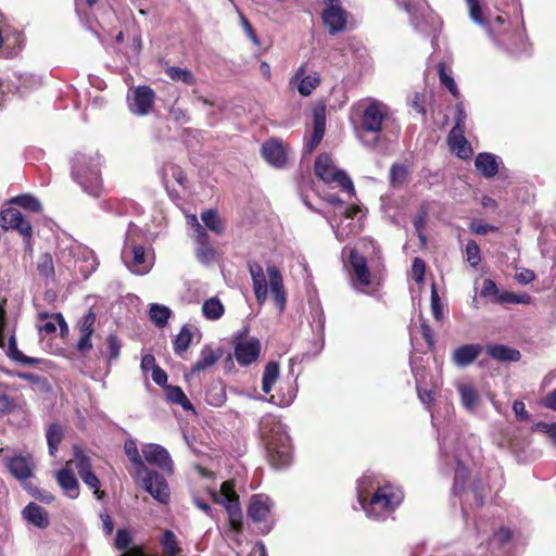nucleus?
<instances>
[{
  "mask_svg": "<svg viewBox=\"0 0 556 556\" xmlns=\"http://www.w3.org/2000/svg\"><path fill=\"white\" fill-rule=\"evenodd\" d=\"M131 542L130 534L124 530L119 529L117 530L116 538H115V547L119 551H124L128 548L129 544Z\"/></svg>",
  "mask_w": 556,
  "mask_h": 556,
  "instance_id": "680f3d73",
  "label": "nucleus"
},
{
  "mask_svg": "<svg viewBox=\"0 0 556 556\" xmlns=\"http://www.w3.org/2000/svg\"><path fill=\"white\" fill-rule=\"evenodd\" d=\"M166 74L174 81H181L188 86H192L195 84V78L193 74L186 68L170 66L166 70Z\"/></svg>",
  "mask_w": 556,
  "mask_h": 556,
  "instance_id": "c03bdc74",
  "label": "nucleus"
},
{
  "mask_svg": "<svg viewBox=\"0 0 556 556\" xmlns=\"http://www.w3.org/2000/svg\"><path fill=\"white\" fill-rule=\"evenodd\" d=\"M139 229L129 224L121 257L125 266L135 275H146L153 267V257H148L143 245L136 242V236Z\"/></svg>",
  "mask_w": 556,
  "mask_h": 556,
  "instance_id": "0eeeda50",
  "label": "nucleus"
},
{
  "mask_svg": "<svg viewBox=\"0 0 556 556\" xmlns=\"http://www.w3.org/2000/svg\"><path fill=\"white\" fill-rule=\"evenodd\" d=\"M59 269L78 270L85 278L89 277L98 266L94 253L88 247L71 243L62 248L58 255Z\"/></svg>",
  "mask_w": 556,
  "mask_h": 556,
  "instance_id": "423d86ee",
  "label": "nucleus"
},
{
  "mask_svg": "<svg viewBox=\"0 0 556 556\" xmlns=\"http://www.w3.org/2000/svg\"><path fill=\"white\" fill-rule=\"evenodd\" d=\"M7 334L8 330L5 311L2 306H0V348L13 362L21 363L23 365H36L39 363L38 358L26 356L17 349L14 332L9 333L8 338Z\"/></svg>",
  "mask_w": 556,
  "mask_h": 556,
  "instance_id": "f8f14e48",
  "label": "nucleus"
},
{
  "mask_svg": "<svg viewBox=\"0 0 556 556\" xmlns=\"http://www.w3.org/2000/svg\"><path fill=\"white\" fill-rule=\"evenodd\" d=\"M269 289L278 309L281 312L286 306V293L283 289L282 276L275 266L267 267Z\"/></svg>",
  "mask_w": 556,
  "mask_h": 556,
  "instance_id": "4be33fe9",
  "label": "nucleus"
},
{
  "mask_svg": "<svg viewBox=\"0 0 556 556\" xmlns=\"http://www.w3.org/2000/svg\"><path fill=\"white\" fill-rule=\"evenodd\" d=\"M214 502L222 504L228 511L231 528L235 531L241 530V510L239 506V497L230 481H225L220 485V490L210 491Z\"/></svg>",
  "mask_w": 556,
  "mask_h": 556,
  "instance_id": "1a4fd4ad",
  "label": "nucleus"
},
{
  "mask_svg": "<svg viewBox=\"0 0 556 556\" xmlns=\"http://www.w3.org/2000/svg\"><path fill=\"white\" fill-rule=\"evenodd\" d=\"M7 466L18 480L27 479L31 476L33 465L27 456L16 455L8 459Z\"/></svg>",
  "mask_w": 556,
  "mask_h": 556,
  "instance_id": "cd10ccee",
  "label": "nucleus"
},
{
  "mask_svg": "<svg viewBox=\"0 0 556 556\" xmlns=\"http://www.w3.org/2000/svg\"><path fill=\"white\" fill-rule=\"evenodd\" d=\"M315 174L326 184L336 182L342 190L351 194L355 192L351 178L344 170L336 167L328 154H321L316 159Z\"/></svg>",
  "mask_w": 556,
  "mask_h": 556,
  "instance_id": "6e6552de",
  "label": "nucleus"
},
{
  "mask_svg": "<svg viewBox=\"0 0 556 556\" xmlns=\"http://www.w3.org/2000/svg\"><path fill=\"white\" fill-rule=\"evenodd\" d=\"M40 324H38L37 328L40 334H52L56 331V325L60 326L61 332L66 333L68 331L65 319L63 318L61 313L56 314H48L41 313L39 314Z\"/></svg>",
  "mask_w": 556,
  "mask_h": 556,
  "instance_id": "a878e982",
  "label": "nucleus"
},
{
  "mask_svg": "<svg viewBox=\"0 0 556 556\" xmlns=\"http://www.w3.org/2000/svg\"><path fill=\"white\" fill-rule=\"evenodd\" d=\"M94 321L96 316L93 313H88L87 315H85L83 320L80 321L81 334L92 336Z\"/></svg>",
  "mask_w": 556,
  "mask_h": 556,
  "instance_id": "0e129e2a",
  "label": "nucleus"
},
{
  "mask_svg": "<svg viewBox=\"0 0 556 556\" xmlns=\"http://www.w3.org/2000/svg\"><path fill=\"white\" fill-rule=\"evenodd\" d=\"M56 481L70 498H77L79 495V484L74 473L63 468L56 472Z\"/></svg>",
  "mask_w": 556,
  "mask_h": 556,
  "instance_id": "c756f323",
  "label": "nucleus"
},
{
  "mask_svg": "<svg viewBox=\"0 0 556 556\" xmlns=\"http://www.w3.org/2000/svg\"><path fill=\"white\" fill-rule=\"evenodd\" d=\"M358 138L368 148H376L381 141L384 124L391 118L392 111L388 104L377 99H365L359 103Z\"/></svg>",
  "mask_w": 556,
  "mask_h": 556,
  "instance_id": "f03ea898",
  "label": "nucleus"
},
{
  "mask_svg": "<svg viewBox=\"0 0 556 556\" xmlns=\"http://www.w3.org/2000/svg\"><path fill=\"white\" fill-rule=\"evenodd\" d=\"M124 448L128 459L135 466L136 477L141 479L142 488L154 500L162 504H166L169 501L170 492L164 476L147 468L135 441H126Z\"/></svg>",
  "mask_w": 556,
  "mask_h": 556,
  "instance_id": "20e7f679",
  "label": "nucleus"
},
{
  "mask_svg": "<svg viewBox=\"0 0 556 556\" xmlns=\"http://www.w3.org/2000/svg\"><path fill=\"white\" fill-rule=\"evenodd\" d=\"M408 175V169L402 164H394L390 169V182L392 186L397 187L405 182Z\"/></svg>",
  "mask_w": 556,
  "mask_h": 556,
  "instance_id": "09e8293b",
  "label": "nucleus"
},
{
  "mask_svg": "<svg viewBox=\"0 0 556 556\" xmlns=\"http://www.w3.org/2000/svg\"><path fill=\"white\" fill-rule=\"evenodd\" d=\"M404 494L401 489L392 484L377 486L376 491L361 503L366 516L372 520L387 519L403 501Z\"/></svg>",
  "mask_w": 556,
  "mask_h": 556,
  "instance_id": "39448f33",
  "label": "nucleus"
},
{
  "mask_svg": "<svg viewBox=\"0 0 556 556\" xmlns=\"http://www.w3.org/2000/svg\"><path fill=\"white\" fill-rule=\"evenodd\" d=\"M192 341V332L188 326H182L179 333L174 340V352L181 356L190 346Z\"/></svg>",
  "mask_w": 556,
  "mask_h": 556,
  "instance_id": "79ce46f5",
  "label": "nucleus"
},
{
  "mask_svg": "<svg viewBox=\"0 0 556 556\" xmlns=\"http://www.w3.org/2000/svg\"><path fill=\"white\" fill-rule=\"evenodd\" d=\"M106 345L109 350V358L116 359L121 351V344L118 339L115 336L110 334L106 339Z\"/></svg>",
  "mask_w": 556,
  "mask_h": 556,
  "instance_id": "e2e57ef3",
  "label": "nucleus"
},
{
  "mask_svg": "<svg viewBox=\"0 0 556 556\" xmlns=\"http://www.w3.org/2000/svg\"><path fill=\"white\" fill-rule=\"evenodd\" d=\"M321 17L331 35L341 33L346 27L348 13L341 5H328L324 10Z\"/></svg>",
  "mask_w": 556,
  "mask_h": 556,
  "instance_id": "aec40b11",
  "label": "nucleus"
},
{
  "mask_svg": "<svg viewBox=\"0 0 556 556\" xmlns=\"http://www.w3.org/2000/svg\"><path fill=\"white\" fill-rule=\"evenodd\" d=\"M377 486H380V482L371 473H365L357 480V500L358 504L364 503L366 498L376 491Z\"/></svg>",
  "mask_w": 556,
  "mask_h": 556,
  "instance_id": "72a5a7b5",
  "label": "nucleus"
},
{
  "mask_svg": "<svg viewBox=\"0 0 556 556\" xmlns=\"http://www.w3.org/2000/svg\"><path fill=\"white\" fill-rule=\"evenodd\" d=\"M425 271H426V264L425 262L419 258V257H416L413 262V266H412V276L414 278V280L416 282H422L424 281V276H425Z\"/></svg>",
  "mask_w": 556,
  "mask_h": 556,
  "instance_id": "bf43d9fd",
  "label": "nucleus"
},
{
  "mask_svg": "<svg viewBox=\"0 0 556 556\" xmlns=\"http://www.w3.org/2000/svg\"><path fill=\"white\" fill-rule=\"evenodd\" d=\"M79 476L91 470L90 458L81 451H75L74 459L72 460Z\"/></svg>",
  "mask_w": 556,
  "mask_h": 556,
  "instance_id": "864d4df0",
  "label": "nucleus"
},
{
  "mask_svg": "<svg viewBox=\"0 0 556 556\" xmlns=\"http://www.w3.org/2000/svg\"><path fill=\"white\" fill-rule=\"evenodd\" d=\"M288 148L279 139L273 138L262 146V155L274 167H283L287 162Z\"/></svg>",
  "mask_w": 556,
  "mask_h": 556,
  "instance_id": "a211bd4d",
  "label": "nucleus"
},
{
  "mask_svg": "<svg viewBox=\"0 0 556 556\" xmlns=\"http://www.w3.org/2000/svg\"><path fill=\"white\" fill-rule=\"evenodd\" d=\"M470 230L477 235H485L489 231H496L497 227L490 224L473 222L470 225Z\"/></svg>",
  "mask_w": 556,
  "mask_h": 556,
  "instance_id": "774afa93",
  "label": "nucleus"
},
{
  "mask_svg": "<svg viewBox=\"0 0 556 556\" xmlns=\"http://www.w3.org/2000/svg\"><path fill=\"white\" fill-rule=\"evenodd\" d=\"M46 437L49 446V454L54 457L58 452L59 444L63 439L62 427L58 424L50 425L47 429Z\"/></svg>",
  "mask_w": 556,
  "mask_h": 556,
  "instance_id": "ea45409f",
  "label": "nucleus"
},
{
  "mask_svg": "<svg viewBox=\"0 0 556 556\" xmlns=\"http://www.w3.org/2000/svg\"><path fill=\"white\" fill-rule=\"evenodd\" d=\"M102 156L99 152H78L72 159V178L84 192L98 198L102 191Z\"/></svg>",
  "mask_w": 556,
  "mask_h": 556,
  "instance_id": "7ed1b4c3",
  "label": "nucleus"
},
{
  "mask_svg": "<svg viewBox=\"0 0 556 556\" xmlns=\"http://www.w3.org/2000/svg\"><path fill=\"white\" fill-rule=\"evenodd\" d=\"M202 313L206 319L217 320L224 315L225 307L219 299L211 298L203 303Z\"/></svg>",
  "mask_w": 556,
  "mask_h": 556,
  "instance_id": "58836bf2",
  "label": "nucleus"
},
{
  "mask_svg": "<svg viewBox=\"0 0 556 556\" xmlns=\"http://www.w3.org/2000/svg\"><path fill=\"white\" fill-rule=\"evenodd\" d=\"M260 431L267 446L269 463L280 469L290 465L292 446L286 426L274 416L263 417Z\"/></svg>",
  "mask_w": 556,
  "mask_h": 556,
  "instance_id": "f257e3e1",
  "label": "nucleus"
},
{
  "mask_svg": "<svg viewBox=\"0 0 556 556\" xmlns=\"http://www.w3.org/2000/svg\"><path fill=\"white\" fill-rule=\"evenodd\" d=\"M222 356L219 351H214L211 346L205 345L200 353V358L192 365L191 375H195L202 370L212 367Z\"/></svg>",
  "mask_w": 556,
  "mask_h": 556,
  "instance_id": "2f4dec72",
  "label": "nucleus"
},
{
  "mask_svg": "<svg viewBox=\"0 0 556 556\" xmlns=\"http://www.w3.org/2000/svg\"><path fill=\"white\" fill-rule=\"evenodd\" d=\"M451 149L462 159L469 156L471 148L464 136V129L453 127L447 137Z\"/></svg>",
  "mask_w": 556,
  "mask_h": 556,
  "instance_id": "c85d7f7f",
  "label": "nucleus"
},
{
  "mask_svg": "<svg viewBox=\"0 0 556 556\" xmlns=\"http://www.w3.org/2000/svg\"><path fill=\"white\" fill-rule=\"evenodd\" d=\"M500 163L498 156L488 152L479 153L475 160L477 170L485 178L494 177L497 174Z\"/></svg>",
  "mask_w": 556,
  "mask_h": 556,
  "instance_id": "bb28decb",
  "label": "nucleus"
},
{
  "mask_svg": "<svg viewBox=\"0 0 556 556\" xmlns=\"http://www.w3.org/2000/svg\"><path fill=\"white\" fill-rule=\"evenodd\" d=\"M165 394L167 401H169L170 403L180 405L184 410H190L194 413L193 405L191 404V402L189 401V399L187 397V395L185 394L180 387L167 386L165 388Z\"/></svg>",
  "mask_w": 556,
  "mask_h": 556,
  "instance_id": "c9c22d12",
  "label": "nucleus"
},
{
  "mask_svg": "<svg viewBox=\"0 0 556 556\" xmlns=\"http://www.w3.org/2000/svg\"><path fill=\"white\" fill-rule=\"evenodd\" d=\"M454 459L456 463L454 491L462 492L465 488V482H466V478H467V469L462 464V462L458 459L457 455H455Z\"/></svg>",
  "mask_w": 556,
  "mask_h": 556,
  "instance_id": "3c124183",
  "label": "nucleus"
},
{
  "mask_svg": "<svg viewBox=\"0 0 556 556\" xmlns=\"http://www.w3.org/2000/svg\"><path fill=\"white\" fill-rule=\"evenodd\" d=\"M249 329L245 327L236 336L233 355L237 362L242 366H248L255 362L261 353V343L256 338H244Z\"/></svg>",
  "mask_w": 556,
  "mask_h": 556,
  "instance_id": "4468645a",
  "label": "nucleus"
},
{
  "mask_svg": "<svg viewBox=\"0 0 556 556\" xmlns=\"http://www.w3.org/2000/svg\"><path fill=\"white\" fill-rule=\"evenodd\" d=\"M142 455L147 463L157 467L166 475L174 472L173 460L165 447L159 444H146L142 446Z\"/></svg>",
  "mask_w": 556,
  "mask_h": 556,
  "instance_id": "f3484780",
  "label": "nucleus"
},
{
  "mask_svg": "<svg viewBox=\"0 0 556 556\" xmlns=\"http://www.w3.org/2000/svg\"><path fill=\"white\" fill-rule=\"evenodd\" d=\"M198 248L195 251L197 258L200 263L207 265L214 261L215 250L208 242L207 233L193 235Z\"/></svg>",
  "mask_w": 556,
  "mask_h": 556,
  "instance_id": "473e14b6",
  "label": "nucleus"
},
{
  "mask_svg": "<svg viewBox=\"0 0 556 556\" xmlns=\"http://www.w3.org/2000/svg\"><path fill=\"white\" fill-rule=\"evenodd\" d=\"M11 203L34 213H38L42 208L39 200L30 194L17 195L11 200Z\"/></svg>",
  "mask_w": 556,
  "mask_h": 556,
  "instance_id": "a18cd8bd",
  "label": "nucleus"
},
{
  "mask_svg": "<svg viewBox=\"0 0 556 556\" xmlns=\"http://www.w3.org/2000/svg\"><path fill=\"white\" fill-rule=\"evenodd\" d=\"M37 270L42 278L54 280L55 267L50 253H43L38 257Z\"/></svg>",
  "mask_w": 556,
  "mask_h": 556,
  "instance_id": "a19ab883",
  "label": "nucleus"
},
{
  "mask_svg": "<svg viewBox=\"0 0 556 556\" xmlns=\"http://www.w3.org/2000/svg\"><path fill=\"white\" fill-rule=\"evenodd\" d=\"M469 16L470 18L478 25L485 28L489 36L498 45L507 46L506 41L501 37L500 29L505 23V20L502 16H496L493 20H490L485 16L480 0H466Z\"/></svg>",
  "mask_w": 556,
  "mask_h": 556,
  "instance_id": "9b49d317",
  "label": "nucleus"
},
{
  "mask_svg": "<svg viewBox=\"0 0 556 556\" xmlns=\"http://www.w3.org/2000/svg\"><path fill=\"white\" fill-rule=\"evenodd\" d=\"M162 545L166 554L173 556L178 553L176 536L170 530H166L162 536Z\"/></svg>",
  "mask_w": 556,
  "mask_h": 556,
  "instance_id": "6e6d98bb",
  "label": "nucleus"
},
{
  "mask_svg": "<svg viewBox=\"0 0 556 556\" xmlns=\"http://www.w3.org/2000/svg\"><path fill=\"white\" fill-rule=\"evenodd\" d=\"M238 13H239V18H240V24L245 33V35L251 39V41L258 46L260 45V40H258V37L256 36L252 25L250 24V22L247 20V17L237 9Z\"/></svg>",
  "mask_w": 556,
  "mask_h": 556,
  "instance_id": "052dcab7",
  "label": "nucleus"
},
{
  "mask_svg": "<svg viewBox=\"0 0 556 556\" xmlns=\"http://www.w3.org/2000/svg\"><path fill=\"white\" fill-rule=\"evenodd\" d=\"M457 392L460 396V403L468 413H476L481 404V396L471 383L459 382L456 386Z\"/></svg>",
  "mask_w": 556,
  "mask_h": 556,
  "instance_id": "b1692460",
  "label": "nucleus"
},
{
  "mask_svg": "<svg viewBox=\"0 0 556 556\" xmlns=\"http://www.w3.org/2000/svg\"><path fill=\"white\" fill-rule=\"evenodd\" d=\"M201 219L204 223L205 227L212 230L215 233H222L224 230L223 223L217 215V213L213 210H207L202 212Z\"/></svg>",
  "mask_w": 556,
  "mask_h": 556,
  "instance_id": "49530a36",
  "label": "nucleus"
},
{
  "mask_svg": "<svg viewBox=\"0 0 556 556\" xmlns=\"http://www.w3.org/2000/svg\"><path fill=\"white\" fill-rule=\"evenodd\" d=\"M362 211L358 206L350 205L341 211L340 220L336 222L332 218H328V223L334 231L336 238L340 241L345 240L350 235H356L362 229V217L359 215Z\"/></svg>",
  "mask_w": 556,
  "mask_h": 556,
  "instance_id": "9d476101",
  "label": "nucleus"
},
{
  "mask_svg": "<svg viewBox=\"0 0 556 556\" xmlns=\"http://www.w3.org/2000/svg\"><path fill=\"white\" fill-rule=\"evenodd\" d=\"M500 302L511 304H530L532 302V296L526 292H504L500 295Z\"/></svg>",
  "mask_w": 556,
  "mask_h": 556,
  "instance_id": "de8ad7c7",
  "label": "nucleus"
},
{
  "mask_svg": "<svg viewBox=\"0 0 556 556\" xmlns=\"http://www.w3.org/2000/svg\"><path fill=\"white\" fill-rule=\"evenodd\" d=\"M306 74V65L302 64L295 71L291 81L296 86V89L301 96H309L320 84V75L317 72L313 74Z\"/></svg>",
  "mask_w": 556,
  "mask_h": 556,
  "instance_id": "6ab92c4d",
  "label": "nucleus"
},
{
  "mask_svg": "<svg viewBox=\"0 0 556 556\" xmlns=\"http://www.w3.org/2000/svg\"><path fill=\"white\" fill-rule=\"evenodd\" d=\"M431 312L435 320H442L444 317V305L438 294L435 285L431 287Z\"/></svg>",
  "mask_w": 556,
  "mask_h": 556,
  "instance_id": "603ef678",
  "label": "nucleus"
},
{
  "mask_svg": "<svg viewBox=\"0 0 556 556\" xmlns=\"http://www.w3.org/2000/svg\"><path fill=\"white\" fill-rule=\"evenodd\" d=\"M326 128L325 108L320 106L313 112V132L309 141L306 143V152L311 153L323 140Z\"/></svg>",
  "mask_w": 556,
  "mask_h": 556,
  "instance_id": "393cba45",
  "label": "nucleus"
},
{
  "mask_svg": "<svg viewBox=\"0 0 556 556\" xmlns=\"http://www.w3.org/2000/svg\"><path fill=\"white\" fill-rule=\"evenodd\" d=\"M486 351L492 358L502 362H518L521 357V354L518 350L503 344L490 345L488 346Z\"/></svg>",
  "mask_w": 556,
  "mask_h": 556,
  "instance_id": "f704fd0d",
  "label": "nucleus"
},
{
  "mask_svg": "<svg viewBox=\"0 0 556 556\" xmlns=\"http://www.w3.org/2000/svg\"><path fill=\"white\" fill-rule=\"evenodd\" d=\"M253 290L258 304H264L268 294V283L265 273L252 277Z\"/></svg>",
  "mask_w": 556,
  "mask_h": 556,
  "instance_id": "37998d69",
  "label": "nucleus"
},
{
  "mask_svg": "<svg viewBox=\"0 0 556 556\" xmlns=\"http://www.w3.org/2000/svg\"><path fill=\"white\" fill-rule=\"evenodd\" d=\"M279 365L276 362H269L264 369L262 377V390L264 393L268 394L273 386L277 382L279 378Z\"/></svg>",
  "mask_w": 556,
  "mask_h": 556,
  "instance_id": "4c0bfd02",
  "label": "nucleus"
},
{
  "mask_svg": "<svg viewBox=\"0 0 556 556\" xmlns=\"http://www.w3.org/2000/svg\"><path fill=\"white\" fill-rule=\"evenodd\" d=\"M155 92L149 86L130 88L127 94L129 111L138 116L148 115L154 105Z\"/></svg>",
  "mask_w": 556,
  "mask_h": 556,
  "instance_id": "ddd939ff",
  "label": "nucleus"
},
{
  "mask_svg": "<svg viewBox=\"0 0 556 556\" xmlns=\"http://www.w3.org/2000/svg\"><path fill=\"white\" fill-rule=\"evenodd\" d=\"M467 261L472 267H477L481 261L480 248L476 241L470 240L466 245Z\"/></svg>",
  "mask_w": 556,
  "mask_h": 556,
  "instance_id": "4d7b16f0",
  "label": "nucleus"
},
{
  "mask_svg": "<svg viewBox=\"0 0 556 556\" xmlns=\"http://www.w3.org/2000/svg\"><path fill=\"white\" fill-rule=\"evenodd\" d=\"M23 517L38 528H47L49 525L47 511L36 503H29L22 511Z\"/></svg>",
  "mask_w": 556,
  "mask_h": 556,
  "instance_id": "7c9ffc66",
  "label": "nucleus"
},
{
  "mask_svg": "<svg viewBox=\"0 0 556 556\" xmlns=\"http://www.w3.org/2000/svg\"><path fill=\"white\" fill-rule=\"evenodd\" d=\"M403 9L412 15V20L415 23L418 14H424L425 0H403L400 2Z\"/></svg>",
  "mask_w": 556,
  "mask_h": 556,
  "instance_id": "8fccbe9b",
  "label": "nucleus"
},
{
  "mask_svg": "<svg viewBox=\"0 0 556 556\" xmlns=\"http://www.w3.org/2000/svg\"><path fill=\"white\" fill-rule=\"evenodd\" d=\"M482 351L483 346L479 343L465 344L454 350L452 361L457 367H466L473 363Z\"/></svg>",
  "mask_w": 556,
  "mask_h": 556,
  "instance_id": "5701e85b",
  "label": "nucleus"
},
{
  "mask_svg": "<svg viewBox=\"0 0 556 556\" xmlns=\"http://www.w3.org/2000/svg\"><path fill=\"white\" fill-rule=\"evenodd\" d=\"M350 266L352 270V283L356 290L366 292L371 285L370 271L366 260L356 250L350 252Z\"/></svg>",
  "mask_w": 556,
  "mask_h": 556,
  "instance_id": "dca6fc26",
  "label": "nucleus"
},
{
  "mask_svg": "<svg viewBox=\"0 0 556 556\" xmlns=\"http://www.w3.org/2000/svg\"><path fill=\"white\" fill-rule=\"evenodd\" d=\"M410 108L418 114L425 115L426 110L424 106V96L420 93H415L412 99L409 100Z\"/></svg>",
  "mask_w": 556,
  "mask_h": 556,
  "instance_id": "69168bd1",
  "label": "nucleus"
},
{
  "mask_svg": "<svg viewBox=\"0 0 556 556\" xmlns=\"http://www.w3.org/2000/svg\"><path fill=\"white\" fill-rule=\"evenodd\" d=\"M0 225L5 230L12 229L17 231L26 240L31 238L33 228L29 220L16 208L9 207L1 211Z\"/></svg>",
  "mask_w": 556,
  "mask_h": 556,
  "instance_id": "2eb2a0df",
  "label": "nucleus"
},
{
  "mask_svg": "<svg viewBox=\"0 0 556 556\" xmlns=\"http://www.w3.org/2000/svg\"><path fill=\"white\" fill-rule=\"evenodd\" d=\"M274 506V502L266 494H254L250 498V504L248 507V516L254 522L265 521L268 517L271 508Z\"/></svg>",
  "mask_w": 556,
  "mask_h": 556,
  "instance_id": "412c9836",
  "label": "nucleus"
},
{
  "mask_svg": "<svg viewBox=\"0 0 556 556\" xmlns=\"http://www.w3.org/2000/svg\"><path fill=\"white\" fill-rule=\"evenodd\" d=\"M83 482L88 485L90 489L94 491V494L98 498L102 497V492H100V480L98 477L92 472V470L85 472L84 475L79 476Z\"/></svg>",
  "mask_w": 556,
  "mask_h": 556,
  "instance_id": "13d9d810",
  "label": "nucleus"
},
{
  "mask_svg": "<svg viewBox=\"0 0 556 556\" xmlns=\"http://www.w3.org/2000/svg\"><path fill=\"white\" fill-rule=\"evenodd\" d=\"M172 316V309L162 304L152 303L149 307V317L157 328H164Z\"/></svg>",
  "mask_w": 556,
  "mask_h": 556,
  "instance_id": "e433bc0d",
  "label": "nucleus"
},
{
  "mask_svg": "<svg viewBox=\"0 0 556 556\" xmlns=\"http://www.w3.org/2000/svg\"><path fill=\"white\" fill-rule=\"evenodd\" d=\"M438 70H439V77H440L441 84L443 86H445L454 97H457L458 96L457 85H456L455 80L453 79V77L450 76L448 74H446L444 63H440L438 66Z\"/></svg>",
  "mask_w": 556,
  "mask_h": 556,
  "instance_id": "5fc2aeb1",
  "label": "nucleus"
},
{
  "mask_svg": "<svg viewBox=\"0 0 556 556\" xmlns=\"http://www.w3.org/2000/svg\"><path fill=\"white\" fill-rule=\"evenodd\" d=\"M513 410L518 420L527 421L529 420V413L526 409V405L521 401H515L513 404Z\"/></svg>",
  "mask_w": 556,
  "mask_h": 556,
  "instance_id": "338daca9",
  "label": "nucleus"
}]
</instances>
